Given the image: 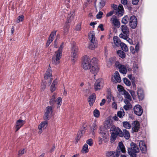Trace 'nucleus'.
I'll return each instance as SVG.
<instances>
[{"instance_id":"32","label":"nucleus","mask_w":157,"mask_h":157,"mask_svg":"<svg viewBox=\"0 0 157 157\" xmlns=\"http://www.w3.org/2000/svg\"><path fill=\"white\" fill-rule=\"evenodd\" d=\"M89 151L88 145L85 144L82 147L81 152L82 153H86L88 152Z\"/></svg>"},{"instance_id":"36","label":"nucleus","mask_w":157,"mask_h":157,"mask_svg":"<svg viewBox=\"0 0 157 157\" xmlns=\"http://www.w3.org/2000/svg\"><path fill=\"white\" fill-rule=\"evenodd\" d=\"M129 25L131 28L133 29H135L137 24V20L135 21L132 22V23H129Z\"/></svg>"},{"instance_id":"64","label":"nucleus","mask_w":157,"mask_h":157,"mask_svg":"<svg viewBox=\"0 0 157 157\" xmlns=\"http://www.w3.org/2000/svg\"><path fill=\"white\" fill-rule=\"evenodd\" d=\"M82 131H80L79 132H78L77 134V135L78 136H79L80 137L82 135Z\"/></svg>"},{"instance_id":"43","label":"nucleus","mask_w":157,"mask_h":157,"mask_svg":"<svg viewBox=\"0 0 157 157\" xmlns=\"http://www.w3.org/2000/svg\"><path fill=\"white\" fill-rule=\"evenodd\" d=\"M78 52V49L77 47L73 45L71 48V53H77Z\"/></svg>"},{"instance_id":"39","label":"nucleus","mask_w":157,"mask_h":157,"mask_svg":"<svg viewBox=\"0 0 157 157\" xmlns=\"http://www.w3.org/2000/svg\"><path fill=\"white\" fill-rule=\"evenodd\" d=\"M123 112L120 111L117 112V116L120 118H121L122 116L124 115V112L123 109H122Z\"/></svg>"},{"instance_id":"40","label":"nucleus","mask_w":157,"mask_h":157,"mask_svg":"<svg viewBox=\"0 0 157 157\" xmlns=\"http://www.w3.org/2000/svg\"><path fill=\"white\" fill-rule=\"evenodd\" d=\"M94 115L95 117H98L100 115L99 111L97 109H95L94 111Z\"/></svg>"},{"instance_id":"57","label":"nucleus","mask_w":157,"mask_h":157,"mask_svg":"<svg viewBox=\"0 0 157 157\" xmlns=\"http://www.w3.org/2000/svg\"><path fill=\"white\" fill-rule=\"evenodd\" d=\"M81 25H77L75 30L76 31H80L81 30Z\"/></svg>"},{"instance_id":"33","label":"nucleus","mask_w":157,"mask_h":157,"mask_svg":"<svg viewBox=\"0 0 157 157\" xmlns=\"http://www.w3.org/2000/svg\"><path fill=\"white\" fill-rule=\"evenodd\" d=\"M121 48V49L123 51H124L125 52H128V48L126 44L123 43H121V45H120Z\"/></svg>"},{"instance_id":"15","label":"nucleus","mask_w":157,"mask_h":157,"mask_svg":"<svg viewBox=\"0 0 157 157\" xmlns=\"http://www.w3.org/2000/svg\"><path fill=\"white\" fill-rule=\"evenodd\" d=\"M102 80L101 79H98L95 82L94 85V87L96 90H100L102 86Z\"/></svg>"},{"instance_id":"54","label":"nucleus","mask_w":157,"mask_h":157,"mask_svg":"<svg viewBox=\"0 0 157 157\" xmlns=\"http://www.w3.org/2000/svg\"><path fill=\"white\" fill-rule=\"evenodd\" d=\"M112 107L113 108L117 109V103L115 102H113L112 104Z\"/></svg>"},{"instance_id":"17","label":"nucleus","mask_w":157,"mask_h":157,"mask_svg":"<svg viewBox=\"0 0 157 157\" xmlns=\"http://www.w3.org/2000/svg\"><path fill=\"white\" fill-rule=\"evenodd\" d=\"M25 124V121L21 119L17 120L16 122L15 132L17 131L20 128Z\"/></svg>"},{"instance_id":"25","label":"nucleus","mask_w":157,"mask_h":157,"mask_svg":"<svg viewBox=\"0 0 157 157\" xmlns=\"http://www.w3.org/2000/svg\"><path fill=\"white\" fill-rule=\"evenodd\" d=\"M122 133L123 134L121 137L124 136L126 139H128L130 137V134L129 132L126 129L123 130V131H122Z\"/></svg>"},{"instance_id":"10","label":"nucleus","mask_w":157,"mask_h":157,"mask_svg":"<svg viewBox=\"0 0 157 157\" xmlns=\"http://www.w3.org/2000/svg\"><path fill=\"white\" fill-rule=\"evenodd\" d=\"M115 65L116 67L119 69V71L120 73L123 74H126L127 70L125 66L121 64L118 61H116L115 63Z\"/></svg>"},{"instance_id":"2","label":"nucleus","mask_w":157,"mask_h":157,"mask_svg":"<svg viewBox=\"0 0 157 157\" xmlns=\"http://www.w3.org/2000/svg\"><path fill=\"white\" fill-rule=\"evenodd\" d=\"M125 148L124 145L121 142L119 143L116 151H108L106 153V156L108 157H119L121 154V152L125 153Z\"/></svg>"},{"instance_id":"42","label":"nucleus","mask_w":157,"mask_h":157,"mask_svg":"<svg viewBox=\"0 0 157 157\" xmlns=\"http://www.w3.org/2000/svg\"><path fill=\"white\" fill-rule=\"evenodd\" d=\"M106 0H101L99 2L100 8H101L105 5Z\"/></svg>"},{"instance_id":"41","label":"nucleus","mask_w":157,"mask_h":157,"mask_svg":"<svg viewBox=\"0 0 157 157\" xmlns=\"http://www.w3.org/2000/svg\"><path fill=\"white\" fill-rule=\"evenodd\" d=\"M24 16L23 15L20 16L17 18L16 21L17 23H19L21 21H22L24 19Z\"/></svg>"},{"instance_id":"52","label":"nucleus","mask_w":157,"mask_h":157,"mask_svg":"<svg viewBox=\"0 0 157 157\" xmlns=\"http://www.w3.org/2000/svg\"><path fill=\"white\" fill-rule=\"evenodd\" d=\"M129 92L132 96L133 99H134V98L136 97L135 92L132 90H130L129 91Z\"/></svg>"},{"instance_id":"53","label":"nucleus","mask_w":157,"mask_h":157,"mask_svg":"<svg viewBox=\"0 0 157 157\" xmlns=\"http://www.w3.org/2000/svg\"><path fill=\"white\" fill-rule=\"evenodd\" d=\"M25 150L24 149H23L21 150H20L18 151V155L19 156H21L23 154H24V150Z\"/></svg>"},{"instance_id":"38","label":"nucleus","mask_w":157,"mask_h":157,"mask_svg":"<svg viewBox=\"0 0 157 157\" xmlns=\"http://www.w3.org/2000/svg\"><path fill=\"white\" fill-rule=\"evenodd\" d=\"M137 20L136 17L132 15L131 16L129 19V23H132V22L135 21Z\"/></svg>"},{"instance_id":"31","label":"nucleus","mask_w":157,"mask_h":157,"mask_svg":"<svg viewBox=\"0 0 157 157\" xmlns=\"http://www.w3.org/2000/svg\"><path fill=\"white\" fill-rule=\"evenodd\" d=\"M70 27V24H65L63 27L64 34V35H66L68 33L69 29Z\"/></svg>"},{"instance_id":"21","label":"nucleus","mask_w":157,"mask_h":157,"mask_svg":"<svg viewBox=\"0 0 157 157\" xmlns=\"http://www.w3.org/2000/svg\"><path fill=\"white\" fill-rule=\"evenodd\" d=\"M124 11V9L122 5H119L118 6V9L116 13V14L118 16H121L123 15Z\"/></svg>"},{"instance_id":"47","label":"nucleus","mask_w":157,"mask_h":157,"mask_svg":"<svg viewBox=\"0 0 157 157\" xmlns=\"http://www.w3.org/2000/svg\"><path fill=\"white\" fill-rule=\"evenodd\" d=\"M87 144H88L90 146H91L93 144V140L92 139H88L86 141Z\"/></svg>"},{"instance_id":"1","label":"nucleus","mask_w":157,"mask_h":157,"mask_svg":"<svg viewBox=\"0 0 157 157\" xmlns=\"http://www.w3.org/2000/svg\"><path fill=\"white\" fill-rule=\"evenodd\" d=\"M96 58H93L91 59L87 55L83 56L82 59V67L85 70H90V72L96 76L98 72L99 68L98 66L94 65V63H96Z\"/></svg>"},{"instance_id":"62","label":"nucleus","mask_w":157,"mask_h":157,"mask_svg":"<svg viewBox=\"0 0 157 157\" xmlns=\"http://www.w3.org/2000/svg\"><path fill=\"white\" fill-rule=\"evenodd\" d=\"M105 99H103L101 100V102L100 103V105L102 106L104 105L105 102Z\"/></svg>"},{"instance_id":"3","label":"nucleus","mask_w":157,"mask_h":157,"mask_svg":"<svg viewBox=\"0 0 157 157\" xmlns=\"http://www.w3.org/2000/svg\"><path fill=\"white\" fill-rule=\"evenodd\" d=\"M110 132L111 134L110 141L112 143L115 141L117 136L121 137L123 135L121 130L118 127L114 125H112L111 127Z\"/></svg>"},{"instance_id":"20","label":"nucleus","mask_w":157,"mask_h":157,"mask_svg":"<svg viewBox=\"0 0 157 157\" xmlns=\"http://www.w3.org/2000/svg\"><path fill=\"white\" fill-rule=\"evenodd\" d=\"M133 127L132 128V130L135 132H138L140 128V123L138 121H134L132 124Z\"/></svg>"},{"instance_id":"49","label":"nucleus","mask_w":157,"mask_h":157,"mask_svg":"<svg viewBox=\"0 0 157 157\" xmlns=\"http://www.w3.org/2000/svg\"><path fill=\"white\" fill-rule=\"evenodd\" d=\"M103 13L101 11H99L96 15V17L97 19H100L102 17V15Z\"/></svg>"},{"instance_id":"35","label":"nucleus","mask_w":157,"mask_h":157,"mask_svg":"<svg viewBox=\"0 0 157 157\" xmlns=\"http://www.w3.org/2000/svg\"><path fill=\"white\" fill-rule=\"evenodd\" d=\"M123 126L126 128L130 129L131 128L130 124L127 121H124L123 122Z\"/></svg>"},{"instance_id":"63","label":"nucleus","mask_w":157,"mask_h":157,"mask_svg":"<svg viewBox=\"0 0 157 157\" xmlns=\"http://www.w3.org/2000/svg\"><path fill=\"white\" fill-rule=\"evenodd\" d=\"M135 50L136 52H138L139 50V46L138 44H136L135 46Z\"/></svg>"},{"instance_id":"14","label":"nucleus","mask_w":157,"mask_h":157,"mask_svg":"<svg viewBox=\"0 0 157 157\" xmlns=\"http://www.w3.org/2000/svg\"><path fill=\"white\" fill-rule=\"evenodd\" d=\"M57 32L56 30H55L52 32L48 38L47 42L46 44V46L48 47L51 43L53 40V37L56 35Z\"/></svg>"},{"instance_id":"18","label":"nucleus","mask_w":157,"mask_h":157,"mask_svg":"<svg viewBox=\"0 0 157 157\" xmlns=\"http://www.w3.org/2000/svg\"><path fill=\"white\" fill-rule=\"evenodd\" d=\"M111 21L113 25L117 28H119L120 26V22L117 18V17L115 15H113L111 18Z\"/></svg>"},{"instance_id":"9","label":"nucleus","mask_w":157,"mask_h":157,"mask_svg":"<svg viewBox=\"0 0 157 157\" xmlns=\"http://www.w3.org/2000/svg\"><path fill=\"white\" fill-rule=\"evenodd\" d=\"M52 106H48L46 107L43 118L44 120L48 121L50 119V115L53 113Z\"/></svg>"},{"instance_id":"13","label":"nucleus","mask_w":157,"mask_h":157,"mask_svg":"<svg viewBox=\"0 0 157 157\" xmlns=\"http://www.w3.org/2000/svg\"><path fill=\"white\" fill-rule=\"evenodd\" d=\"M48 125V121H47L45 120V121L41 122L38 126V128L39 129V131L38 133L39 134L41 133L42 131V128L43 129L46 128Z\"/></svg>"},{"instance_id":"5","label":"nucleus","mask_w":157,"mask_h":157,"mask_svg":"<svg viewBox=\"0 0 157 157\" xmlns=\"http://www.w3.org/2000/svg\"><path fill=\"white\" fill-rule=\"evenodd\" d=\"M88 38L90 40L88 48L91 50H94L97 47V40L95 37L94 31L90 32L88 35Z\"/></svg>"},{"instance_id":"55","label":"nucleus","mask_w":157,"mask_h":157,"mask_svg":"<svg viewBox=\"0 0 157 157\" xmlns=\"http://www.w3.org/2000/svg\"><path fill=\"white\" fill-rule=\"evenodd\" d=\"M56 89L55 86L52 85L50 87V90L52 92H53Z\"/></svg>"},{"instance_id":"30","label":"nucleus","mask_w":157,"mask_h":157,"mask_svg":"<svg viewBox=\"0 0 157 157\" xmlns=\"http://www.w3.org/2000/svg\"><path fill=\"white\" fill-rule=\"evenodd\" d=\"M129 17L128 15L125 16L122 19L121 22L124 24H127L129 21Z\"/></svg>"},{"instance_id":"45","label":"nucleus","mask_w":157,"mask_h":157,"mask_svg":"<svg viewBox=\"0 0 157 157\" xmlns=\"http://www.w3.org/2000/svg\"><path fill=\"white\" fill-rule=\"evenodd\" d=\"M73 17L71 16H68L67 17V20L65 24H70L69 23L71 22Z\"/></svg>"},{"instance_id":"11","label":"nucleus","mask_w":157,"mask_h":157,"mask_svg":"<svg viewBox=\"0 0 157 157\" xmlns=\"http://www.w3.org/2000/svg\"><path fill=\"white\" fill-rule=\"evenodd\" d=\"M134 113L137 116H141L143 113L142 107L139 105H136L133 108Z\"/></svg>"},{"instance_id":"8","label":"nucleus","mask_w":157,"mask_h":157,"mask_svg":"<svg viewBox=\"0 0 157 157\" xmlns=\"http://www.w3.org/2000/svg\"><path fill=\"white\" fill-rule=\"evenodd\" d=\"M105 129L103 126H101L100 127L99 133L102 137L103 140L105 142H107L109 140V135L108 133Z\"/></svg>"},{"instance_id":"61","label":"nucleus","mask_w":157,"mask_h":157,"mask_svg":"<svg viewBox=\"0 0 157 157\" xmlns=\"http://www.w3.org/2000/svg\"><path fill=\"white\" fill-rule=\"evenodd\" d=\"M111 7L115 10H117L118 9V7H117V5L115 4H112Z\"/></svg>"},{"instance_id":"58","label":"nucleus","mask_w":157,"mask_h":157,"mask_svg":"<svg viewBox=\"0 0 157 157\" xmlns=\"http://www.w3.org/2000/svg\"><path fill=\"white\" fill-rule=\"evenodd\" d=\"M121 2L123 5L125 6L127 4L128 1L127 0H121Z\"/></svg>"},{"instance_id":"29","label":"nucleus","mask_w":157,"mask_h":157,"mask_svg":"<svg viewBox=\"0 0 157 157\" xmlns=\"http://www.w3.org/2000/svg\"><path fill=\"white\" fill-rule=\"evenodd\" d=\"M117 54L121 58L124 59L126 57L125 53L122 50H118Z\"/></svg>"},{"instance_id":"50","label":"nucleus","mask_w":157,"mask_h":157,"mask_svg":"<svg viewBox=\"0 0 157 157\" xmlns=\"http://www.w3.org/2000/svg\"><path fill=\"white\" fill-rule=\"evenodd\" d=\"M131 105H124L123 107V108L125 110H128L131 108Z\"/></svg>"},{"instance_id":"60","label":"nucleus","mask_w":157,"mask_h":157,"mask_svg":"<svg viewBox=\"0 0 157 157\" xmlns=\"http://www.w3.org/2000/svg\"><path fill=\"white\" fill-rule=\"evenodd\" d=\"M130 50L132 53L133 54L135 53V50L133 47L131 46L130 47Z\"/></svg>"},{"instance_id":"7","label":"nucleus","mask_w":157,"mask_h":157,"mask_svg":"<svg viewBox=\"0 0 157 157\" xmlns=\"http://www.w3.org/2000/svg\"><path fill=\"white\" fill-rule=\"evenodd\" d=\"M56 94L54 93L52 96V97L49 101V104L51 105V106H53L56 102H57V108H59L60 107L61 104L62 99L60 97H59L58 98L57 100H56Z\"/></svg>"},{"instance_id":"4","label":"nucleus","mask_w":157,"mask_h":157,"mask_svg":"<svg viewBox=\"0 0 157 157\" xmlns=\"http://www.w3.org/2000/svg\"><path fill=\"white\" fill-rule=\"evenodd\" d=\"M63 43L62 42L59 47L58 50L55 52V53L56 54L54 55L52 57V62L54 63L55 65L59 64L60 62L59 60L62 56L63 49Z\"/></svg>"},{"instance_id":"34","label":"nucleus","mask_w":157,"mask_h":157,"mask_svg":"<svg viewBox=\"0 0 157 157\" xmlns=\"http://www.w3.org/2000/svg\"><path fill=\"white\" fill-rule=\"evenodd\" d=\"M137 94L138 98L140 100H142L144 98V94L142 92L138 90Z\"/></svg>"},{"instance_id":"22","label":"nucleus","mask_w":157,"mask_h":157,"mask_svg":"<svg viewBox=\"0 0 157 157\" xmlns=\"http://www.w3.org/2000/svg\"><path fill=\"white\" fill-rule=\"evenodd\" d=\"M113 40L115 45L116 47H119L120 46L121 42L120 39L117 36H114L113 37Z\"/></svg>"},{"instance_id":"51","label":"nucleus","mask_w":157,"mask_h":157,"mask_svg":"<svg viewBox=\"0 0 157 157\" xmlns=\"http://www.w3.org/2000/svg\"><path fill=\"white\" fill-rule=\"evenodd\" d=\"M114 12V10H112L111 11H110L109 13H107L106 15V17H107L113 15Z\"/></svg>"},{"instance_id":"24","label":"nucleus","mask_w":157,"mask_h":157,"mask_svg":"<svg viewBox=\"0 0 157 157\" xmlns=\"http://www.w3.org/2000/svg\"><path fill=\"white\" fill-rule=\"evenodd\" d=\"M114 78L115 82H120L121 81V78L119 72L117 71H116L114 73Z\"/></svg>"},{"instance_id":"48","label":"nucleus","mask_w":157,"mask_h":157,"mask_svg":"<svg viewBox=\"0 0 157 157\" xmlns=\"http://www.w3.org/2000/svg\"><path fill=\"white\" fill-rule=\"evenodd\" d=\"M107 98L108 99V102H109L111 101L112 98V94L111 93H109L107 94Z\"/></svg>"},{"instance_id":"44","label":"nucleus","mask_w":157,"mask_h":157,"mask_svg":"<svg viewBox=\"0 0 157 157\" xmlns=\"http://www.w3.org/2000/svg\"><path fill=\"white\" fill-rule=\"evenodd\" d=\"M128 36L129 35H125L121 33L119 35V36L121 38H122L125 40H127V39L128 38Z\"/></svg>"},{"instance_id":"28","label":"nucleus","mask_w":157,"mask_h":157,"mask_svg":"<svg viewBox=\"0 0 157 157\" xmlns=\"http://www.w3.org/2000/svg\"><path fill=\"white\" fill-rule=\"evenodd\" d=\"M124 95L125 98L129 101H131L132 100V98L131 96L128 92L125 90L124 91Z\"/></svg>"},{"instance_id":"19","label":"nucleus","mask_w":157,"mask_h":157,"mask_svg":"<svg viewBox=\"0 0 157 157\" xmlns=\"http://www.w3.org/2000/svg\"><path fill=\"white\" fill-rule=\"evenodd\" d=\"M96 98V95L94 93H93L89 97L88 101L90 106H93L94 103L95 102Z\"/></svg>"},{"instance_id":"23","label":"nucleus","mask_w":157,"mask_h":157,"mask_svg":"<svg viewBox=\"0 0 157 157\" xmlns=\"http://www.w3.org/2000/svg\"><path fill=\"white\" fill-rule=\"evenodd\" d=\"M121 28L122 33L125 35H129V31L128 28L125 25H122Z\"/></svg>"},{"instance_id":"46","label":"nucleus","mask_w":157,"mask_h":157,"mask_svg":"<svg viewBox=\"0 0 157 157\" xmlns=\"http://www.w3.org/2000/svg\"><path fill=\"white\" fill-rule=\"evenodd\" d=\"M46 82H43L41 84L40 90L41 91H44L46 87Z\"/></svg>"},{"instance_id":"12","label":"nucleus","mask_w":157,"mask_h":157,"mask_svg":"<svg viewBox=\"0 0 157 157\" xmlns=\"http://www.w3.org/2000/svg\"><path fill=\"white\" fill-rule=\"evenodd\" d=\"M51 67L49 65V68L47 70L45 73V74L44 78L45 79H48L49 78L50 79L49 83L50 84H51L52 81V70L50 69Z\"/></svg>"},{"instance_id":"27","label":"nucleus","mask_w":157,"mask_h":157,"mask_svg":"<svg viewBox=\"0 0 157 157\" xmlns=\"http://www.w3.org/2000/svg\"><path fill=\"white\" fill-rule=\"evenodd\" d=\"M115 60L116 59L115 57L110 58L107 62V65L109 67L111 66L115 62Z\"/></svg>"},{"instance_id":"56","label":"nucleus","mask_w":157,"mask_h":157,"mask_svg":"<svg viewBox=\"0 0 157 157\" xmlns=\"http://www.w3.org/2000/svg\"><path fill=\"white\" fill-rule=\"evenodd\" d=\"M77 53H71V57H73V58L75 59H76L77 57Z\"/></svg>"},{"instance_id":"6","label":"nucleus","mask_w":157,"mask_h":157,"mask_svg":"<svg viewBox=\"0 0 157 157\" xmlns=\"http://www.w3.org/2000/svg\"><path fill=\"white\" fill-rule=\"evenodd\" d=\"M128 151L130 157H136L137 154L139 152V149L136 144L132 142L130 144V147L128 148Z\"/></svg>"},{"instance_id":"59","label":"nucleus","mask_w":157,"mask_h":157,"mask_svg":"<svg viewBox=\"0 0 157 157\" xmlns=\"http://www.w3.org/2000/svg\"><path fill=\"white\" fill-rule=\"evenodd\" d=\"M139 0H132V3L133 5H136L138 4Z\"/></svg>"},{"instance_id":"26","label":"nucleus","mask_w":157,"mask_h":157,"mask_svg":"<svg viewBox=\"0 0 157 157\" xmlns=\"http://www.w3.org/2000/svg\"><path fill=\"white\" fill-rule=\"evenodd\" d=\"M97 128V125L95 124H93L90 128V131L92 134L95 135V131Z\"/></svg>"},{"instance_id":"16","label":"nucleus","mask_w":157,"mask_h":157,"mask_svg":"<svg viewBox=\"0 0 157 157\" xmlns=\"http://www.w3.org/2000/svg\"><path fill=\"white\" fill-rule=\"evenodd\" d=\"M139 145L142 153H145L147 151V147L144 141L141 140L139 142Z\"/></svg>"},{"instance_id":"37","label":"nucleus","mask_w":157,"mask_h":157,"mask_svg":"<svg viewBox=\"0 0 157 157\" xmlns=\"http://www.w3.org/2000/svg\"><path fill=\"white\" fill-rule=\"evenodd\" d=\"M123 81L126 85L128 86H129L131 85L130 81L128 78H124Z\"/></svg>"}]
</instances>
